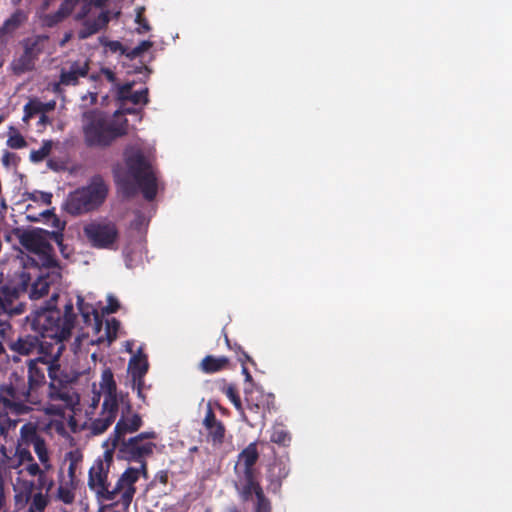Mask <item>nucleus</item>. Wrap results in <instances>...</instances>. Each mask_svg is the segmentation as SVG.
<instances>
[{
    "label": "nucleus",
    "mask_w": 512,
    "mask_h": 512,
    "mask_svg": "<svg viewBox=\"0 0 512 512\" xmlns=\"http://www.w3.org/2000/svg\"><path fill=\"white\" fill-rule=\"evenodd\" d=\"M11 329V325L7 319L0 318V338H4L7 332Z\"/></svg>",
    "instance_id": "nucleus-54"
},
{
    "label": "nucleus",
    "mask_w": 512,
    "mask_h": 512,
    "mask_svg": "<svg viewBox=\"0 0 512 512\" xmlns=\"http://www.w3.org/2000/svg\"><path fill=\"white\" fill-rule=\"evenodd\" d=\"M6 506V495H5V484L2 478H0V512L2 511L4 507Z\"/></svg>",
    "instance_id": "nucleus-53"
},
{
    "label": "nucleus",
    "mask_w": 512,
    "mask_h": 512,
    "mask_svg": "<svg viewBox=\"0 0 512 512\" xmlns=\"http://www.w3.org/2000/svg\"><path fill=\"white\" fill-rule=\"evenodd\" d=\"M259 459L256 442L250 443L238 455V463L235 466L237 473H255L254 465Z\"/></svg>",
    "instance_id": "nucleus-22"
},
{
    "label": "nucleus",
    "mask_w": 512,
    "mask_h": 512,
    "mask_svg": "<svg viewBox=\"0 0 512 512\" xmlns=\"http://www.w3.org/2000/svg\"><path fill=\"white\" fill-rule=\"evenodd\" d=\"M132 379L143 378L148 371L147 359L134 357L129 363Z\"/></svg>",
    "instance_id": "nucleus-34"
},
{
    "label": "nucleus",
    "mask_w": 512,
    "mask_h": 512,
    "mask_svg": "<svg viewBox=\"0 0 512 512\" xmlns=\"http://www.w3.org/2000/svg\"><path fill=\"white\" fill-rule=\"evenodd\" d=\"M66 459L69 460V466H68V483H71L72 486H77L78 480L76 476V471L79 466V464L82 461V456L77 452H68L66 454Z\"/></svg>",
    "instance_id": "nucleus-32"
},
{
    "label": "nucleus",
    "mask_w": 512,
    "mask_h": 512,
    "mask_svg": "<svg viewBox=\"0 0 512 512\" xmlns=\"http://www.w3.org/2000/svg\"><path fill=\"white\" fill-rule=\"evenodd\" d=\"M25 288L2 286L0 288V316L20 315L24 312L25 304L20 301V294Z\"/></svg>",
    "instance_id": "nucleus-14"
},
{
    "label": "nucleus",
    "mask_w": 512,
    "mask_h": 512,
    "mask_svg": "<svg viewBox=\"0 0 512 512\" xmlns=\"http://www.w3.org/2000/svg\"><path fill=\"white\" fill-rule=\"evenodd\" d=\"M61 86H64L60 81L53 84V92L59 93L62 91Z\"/></svg>",
    "instance_id": "nucleus-63"
},
{
    "label": "nucleus",
    "mask_w": 512,
    "mask_h": 512,
    "mask_svg": "<svg viewBox=\"0 0 512 512\" xmlns=\"http://www.w3.org/2000/svg\"><path fill=\"white\" fill-rule=\"evenodd\" d=\"M74 0H64L57 11L46 14L42 21L47 27H54L66 19L73 11Z\"/></svg>",
    "instance_id": "nucleus-25"
},
{
    "label": "nucleus",
    "mask_w": 512,
    "mask_h": 512,
    "mask_svg": "<svg viewBox=\"0 0 512 512\" xmlns=\"http://www.w3.org/2000/svg\"><path fill=\"white\" fill-rule=\"evenodd\" d=\"M52 150V142L50 140L43 141L42 146L37 150H32L30 160L34 163L43 161Z\"/></svg>",
    "instance_id": "nucleus-37"
},
{
    "label": "nucleus",
    "mask_w": 512,
    "mask_h": 512,
    "mask_svg": "<svg viewBox=\"0 0 512 512\" xmlns=\"http://www.w3.org/2000/svg\"><path fill=\"white\" fill-rule=\"evenodd\" d=\"M134 113H136V109H134V108H127V109H125L123 111H116L114 116L118 117L119 115L134 114Z\"/></svg>",
    "instance_id": "nucleus-59"
},
{
    "label": "nucleus",
    "mask_w": 512,
    "mask_h": 512,
    "mask_svg": "<svg viewBox=\"0 0 512 512\" xmlns=\"http://www.w3.org/2000/svg\"><path fill=\"white\" fill-rule=\"evenodd\" d=\"M31 463L27 465L26 467V471L28 472L29 475L31 476H39L40 474H42L45 470L44 469H41L40 466L33 461H30Z\"/></svg>",
    "instance_id": "nucleus-51"
},
{
    "label": "nucleus",
    "mask_w": 512,
    "mask_h": 512,
    "mask_svg": "<svg viewBox=\"0 0 512 512\" xmlns=\"http://www.w3.org/2000/svg\"><path fill=\"white\" fill-rule=\"evenodd\" d=\"M269 394V399L264 400V418L266 417L267 413H271L276 409L275 406V396L273 394Z\"/></svg>",
    "instance_id": "nucleus-52"
},
{
    "label": "nucleus",
    "mask_w": 512,
    "mask_h": 512,
    "mask_svg": "<svg viewBox=\"0 0 512 512\" xmlns=\"http://www.w3.org/2000/svg\"><path fill=\"white\" fill-rule=\"evenodd\" d=\"M33 487H34V483L30 482L29 483V487L27 488L26 493H25L26 501L30 500Z\"/></svg>",
    "instance_id": "nucleus-61"
},
{
    "label": "nucleus",
    "mask_w": 512,
    "mask_h": 512,
    "mask_svg": "<svg viewBox=\"0 0 512 512\" xmlns=\"http://www.w3.org/2000/svg\"><path fill=\"white\" fill-rule=\"evenodd\" d=\"M133 83H125L118 88L117 96L121 101H129L132 93Z\"/></svg>",
    "instance_id": "nucleus-48"
},
{
    "label": "nucleus",
    "mask_w": 512,
    "mask_h": 512,
    "mask_svg": "<svg viewBox=\"0 0 512 512\" xmlns=\"http://www.w3.org/2000/svg\"><path fill=\"white\" fill-rule=\"evenodd\" d=\"M254 512H272L271 501L266 497L265 493H261L256 498Z\"/></svg>",
    "instance_id": "nucleus-42"
},
{
    "label": "nucleus",
    "mask_w": 512,
    "mask_h": 512,
    "mask_svg": "<svg viewBox=\"0 0 512 512\" xmlns=\"http://www.w3.org/2000/svg\"><path fill=\"white\" fill-rule=\"evenodd\" d=\"M89 69L88 61H74L68 67L61 68L60 82L64 86H76L80 78L88 75Z\"/></svg>",
    "instance_id": "nucleus-18"
},
{
    "label": "nucleus",
    "mask_w": 512,
    "mask_h": 512,
    "mask_svg": "<svg viewBox=\"0 0 512 512\" xmlns=\"http://www.w3.org/2000/svg\"><path fill=\"white\" fill-rule=\"evenodd\" d=\"M269 399V394L260 390L246 392L245 401L248 410L255 415V420L264 421V400Z\"/></svg>",
    "instance_id": "nucleus-24"
},
{
    "label": "nucleus",
    "mask_w": 512,
    "mask_h": 512,
    "mask_svg": "<svg viewBox=\"0 0 512 512\" xmlns=\"http://www.w3.org/2000/svg\"><path fill=\"white\" fill-rule=\"evenodd\" d=\"M140 469L129 467L119 477L115 486L113 487V500L118 494L121 495L120 503L124 510H127L136 493L135 483L139 480Z\"/></svg>",
    "instance_id": "nucleus-12"
},
{
    "label": "nucleus",
    "mask_w": 512,
    "mask_h": 512,
    "mask_svg": "<svg viewBox=\"0 0 512 512\" xmlns=\"http://www.w3.org/2000/svg\"><path fill=\"white\" fill-rule=\"evenodd\" d=\"M105 75L109 81L113 82L115 80V75L111 70L107 69Z\"/></svg>",
    "instance_id": "nucleus-62"
},
{
    "label": "nucleus",
    "mask_w": 512,
    "mask_h": 512,
    "mask_svg": "<svg viewBox=\"0 0 512 512\" xmlns=\"http://www.w3.org/2000/svg\"><path fill=\"white\" fill-rule=\"evenodd\" d=\"M290 472L288 465L282 460H276L269 468V481L273 490H279L283 479H285Z\"/></svg>",
    "instance_id": "nucleus-27"
},
{
    "label": "nucleus",
    "mask_w": 512,
    "mask_h": 512,
    "mask_svg": "<svg viewBox=\"0 0 512 512\" xmlns=\"http://www.w3.org/2000/svg\"><path fill=\"white\" fill-rule=\"evenodd\" d=\"M225 342H226L228 348L236 353L238 361L241 364H244L247 362H249L251 364H255L254 360L242 349V347L239 344H237V343L231 344L227 335H225Z\"/></svg>",
    "instance_id": "nucleus-41"
},
{
    "label": "nucleus",
    "mask_w": 512,
    "mask_h": 512,
    "mask_svg": "<svg viewBox=\"0 0 512 512\" xmlns=\"http://www.w3.org/2000/svg\"><path fill=\"white\" fill-rule=\"evenodd\" d=\"M203 426L207 432V442L211 443L214 447H220L225 441L226 428L224 424L216 418L210 405H208L203 419Z\"/></svg>",
    "instance_id": "nucleus-15"
},
{
    "label": "nucleus",
    "mask_w": 512,
    "mask_h": 512,
    "mask_svg": "<svg viewBox=\"0 0 512 512\" xmlns=\"http://www.w3.org/2000/svg\"><path fill=\"white\" fill-rule=\"evenodd\" d=\"M20 244L39 257L43 268H56L58 261L53 255L52 245L37 231H25L19 237Z\"/></svg>",
    "instance_id": "nucleus-9"
},
{
    "label": "nucleus",
    "mask_w": 512,
    "mask_h": 512,
    "mask_svg": "<svg viewBox=\"0 0 512 512\" xmlns=\"http://www.w3.org/2000/svg\"><path fill=\"white\" fill-rule=\"evenodd\" d=\"M83 232L89 244L97 249H112L119 238L117 225L106 219L89 222Z\"/></svg>",
    "instance_id": "nucleus-7"
},
{
    "label": "nucleus",
    "mask_w": 512,
    "mask_h": 512,
    "mask_svg": "<svg viewBox=\"0 0 512 512\" xmlns=\"http://www.w3.org/2000/svg\"><path fill=\"white\" fill-rule=\"evenodd\" d=\"M106 2H107V0H94V5L96 7H103Z\"/></svg>",
    "instance_id": "nucleus-64"
},
{
    "label": "nucleus",
    "mask_w": 512,
    "mask_h": 512,
    "mask_svg": "<svg viewBox=\"0 0 512 512\" xmlns=\"http://www.w3.org/2000/svg\"><path fill=\"white\" fill-rule=\"evenodd\" d=\"M82 122L84 143L89 148H107L116 139L128 133V120L126 118H122L119 122L109 120L99 110L84 112Z\"/></svg>",
    "instance_id": "nucleus-4"
},
{
    "label": "nucleus",
    "mask_w": 512,
    "mask_h": 512,
    "mask_svg": "<svg viewBox=\"0 0 512 512\" xmlns=\"http://www.w3.org/2000/svg\"><path fill=\"white\" fill-rule=\"evenodd\" d=\"M91 4H85L82 10L77 13L76 19L83 20L81 28L78 30V38L87 39L107 27L110 22V12L102 11L95 18H86L90 11Z\"/></svg>",
    "instance_id": "nucleus-13"
},
{
    "label": "nucleus",
    "mask_w": 512,
    "mask_h": 512,
    "mask_svg": "<svg viewBox=\"0 0 512 512\" xmlns=\"http://www.w3.org/2000/svg\"><path fill=\"white\" fill-rule=\"evenodd\" d=\"M20 437L22 442L27 445H34L43 437L38 433L37 427L33 423H26L20 428Z\"/></svg>",
    "instance_id": "nucleus-30"
},
{
    "label": "nucleus",
    "mask_w": 512,
    "mask_h": 512,
    "mask_svg": "<svg viewBox=\"0 0 512 512\" xmlns=\"http://www.w3.org/2000/svg\"><path fill=\"white\" fill-rule=\"evenodd\" d=\"M19 457L22 461H33V456L27 449L19 450Z\"/></svg>",
    "instance_id": "nucleus-57"
},
{
    "label": "nucleus",
    "mask_w": 512,
    "mask_h": 512,
    "mask_svg": "<svg viewBox=\"0 0 512 512\" xmlns=\"http://www.w3.org/2000/svg\"><path fill=\"white\" fill-rule=\"evenodd\" d=\"M120 404L122 405V415L116 423L113 434L107 440V442L112 445H115L118 440L127 433L136 432L142 426V419L138 413H134L129 417L132 411V405L128 394H120Z\"/></svg>",
    "instance_id": "nucleus-11"
},
{
    "label": "nucleus",
    "mask_w": 512,
    "mask_h": 512,
    "mask_svg": "<svg viewBox=\"0 0 512 512\" xmlns=\"http://www.w3.org/2000/svg\"><path fill=\"white\" fill-rule=\"evenodd\" d=\"M125 164L128 175L135 181L133 183L127 177L119 178L117 183L126 197H132L137 193V186L141 189L147 201H153L158 191V181L150 162L140 149L125 153Z\"/></svg>",
    "instance_id": "nucleus-3"
},
{
    "label": "nucleus",
    "mask_w": 512,
    "mask_h": 512,
    "mask_svg": "<svg viewBox=\"0 0 512 512\" xmlns=\"http://www.w3.org/2000/svg\"><path fill=\"white\" fill-rule=\"evenodd\" d=\"M55 106L56 102L54 100L46 103H43L39 100H31L24 106V119L32 118L37 114L50 112L55 109Z\"/></svg>",
    "instance_id": "nucleus-29"
},
{
    "label": "nucleus",
    "mask_w": 512,
    "mask_h": 512,
    "mask_svg": "<svg viewBox=\"0 0 512 512\" xmlns=\"http://www.w3.org/2000/svg\"><path fill=\"white\" fill-rule=\"evenodd\" d=\"M54 486L53 479L49 478L45 471L40 474L37 478V484L36 487L39 490V492H42V490H45L46 494H48Z\"/></svg>",
    "instance_id": "nucleus-44"
},
{
    "label": "nucleus",
    "mask_w": 512,
    "mask_h": 512,
    "mask_svg": "<svg viewBox=\"0 0 512 512\" xmlns=\"http://www.w3.org/2000/svg\"><path fill=\"white\" fill-rule=\"evenodd\" d=\"M107 47L112 51V52H118L120 51L121 53H124L125 49L123 47V45L121 44V42L119 41H109L107 43Z\"/></svg>",
    "instance_id": "nucleus-55"
},
{
    "label": "nucleus",
    "mask_w": 512,
    "mask_h": 512,
    "mask_svg": "<svg viewBox=\"0 0 512 512\" xmlns=\"http://www.w3.org/2000/svg\"><path fill=\"white\" fill-rule=\"evenodd\" d=\"M270 441L283 447H287L291 442V434L282 424H275L272 427Z\"/></svg>",
    "instance_id": "nucleus-31"
},
{
    "label": "nucleus",
    "mask_w": 512,
    "mask_h": 512,
    "mask_svg": "<svg viewBox=\"0 0 512 512\" xmlns=\"http://www.w3.org/2000/svg\"><path fill=\"white\" fill-rule=\"evenodd\" d=\"M100 388L104 394V406H113L120 404V395L117 394V385L114 380L113 372L110 368L103 370L100 381Z\"/></svg>",
    "instance_id": "nucleus-21"
},
{
    "label": "nucleus",
    "mask_w": 512,
    "mask_h": 512,
    "mask_svg": "<svg viewBox=\"0 0 512 512\" xmlns=\"http://www.w3.org/2000/svg\"><path fill=\"white\" fill-rule=\"evenodd\" d=\"M19 157L12 152L5 151L2 156V163L5 167L16 166L18 164Z\"/></svg>",
    "instance_id": "nucleus-50"
},
{
    "label": "nucleus",
    "mask_w": 512,
    "mask_h": 512,
    "mask_svg": "<svg viewBox=\"0 0 512 512\" xmlns=\"http://www.w3.org/2000/svg\"><path fill=\"white\" fill-rule=\"evenodd\" d=\"M138 438L132 437L125 440L124 437L120 438L115 445L108 443L111 446V451H116L118 459L141 462V470L146 472V463L143 458L153 452L154 444L151 442L141 443Z\"/></svg>",
    "instance_id": "nucleus-10"
},
{
    "label": "nucleus",
    "mask_w": 512,
    "mask_h": 512,
    "mask_svg": "<svg viewBox=\"0 0 512 512\" xmlns=\"http://www.w3.org/2000/svg\"><path fill=\"white\" fill-rule=\"evenodd\" d=\"M49 37L47 35H32L24 38L20 44L23 48L22 54L15 58L11 67L16 75L32 71L35 68L36 61L43 53Z\"/></svg>",
    "instance_id": "nucleus-6"
},
{
    "label": "nucleus",
    "mask_w": 512,
    "mask_h": 512,
    "mask_svg": "<svg viewBox=\"0 0 512 512\" xmlns=\"http://www.w3.org/2000/svg\"><path fill=\"white\" fill-rule=\"evenodd\" d=\"M77 486H72L71 483L65 482L60 484L57 489V498L65 504H72L75 499L74 490Z\"/></svg>",
    "instance_id": "nucleus-36"
},
{
    "label": "nucleus",
    "mask_w": 512,
    "mask_h": 512,
    "mask_svg": "<svg viewBox=\"0 0 512 512\" xmlns=\"http://www.w3.org/2000/svg\"><path fill=\"white\" fill-rule=\"evenodd\" d=\"M48 505V496L42 492L34 494L28 512H44Z\"/></svg>",
    "instance_id": "nucleus-38"
},
{
    "label": "nucleus",
    "mask_w": 512,
    "mask_h": 512,
    "mask_svg": "<svg viewBox=\"0 0 512 512\" xmlns=\"http://www.w3.org/2000/svg\"><path fill=\"white\" fill-rule=\"evenodd\" d=\"M246 363L242 364V373L245 375V379L246 381H252V376L251 374L249 373L246 365Z\"/></svg>",
    "instance_id": "nucleus-60"
},
{
    "label": "nucleus",
    "mask_w": 512,
    "mask_h": 512,
    "mask_svg": "<svg viewBox=\"0 0 512 512\" xmlns=\"http://www.w3.org/2000/svg\"><path fill=\"white\" fill-rule=\"evenodd\" d=\"M223 392L228 397V399L232 402V404L234 405L236 410H238L241 413L243 420L245 422L249 423L250 425H252L249 422V420L247 419L246 415L244 414L242 401L238 394V390H237L236 386L234 384H229L223 389Z\"/></svg>",
    "instance_id": "nucleus-33"
},
{
    "label": "nucleus",
    "mask_w": 512,
    "mask_h": 512,
    "mask_svg": "<svg viewBox=\"0 0 512 512\" xmlns=\"http://www.w3.org/2000/svg\"><path fill=\"white\" fill-rule=\"evenodd\" d=\"M153 46V42L150 40H143L141 41L136 47L132 48L128 53L127 56L130 59L137 58L141 56L144 52L149 50Z\"/></svg>",
    "instance_id": "nucleus-43"
},
{
    "label": "nucleus",
    "mask_w": 512,
    "mask_h": 512,
    "mask_svg": "<svg viewBox=\"0 0 512 512\" xmlns=\"http://www.w3.org/2000/svg\"><path fill=\"white\" fill-rule=\"evenodd\" d=\"M28 199L34 202H41L45 205H50L52 200V194L48 192L34 191L28 194Z\"/></svg>",
    "instance_id": "nucleus-45"
},
{
    "label": "nucleus",
    "mask_w": 512,
    "mask_h": 512,
    "mask_svg": "<svg viewBox=\"0 0 512 512\" xmlns=\"http://www.w3.org/2000/svg\"><path fill=\"white\" fill-rule=\"evenodd\" d=\"M28 19V12L23 9H16L0 27V36L11 34L16 31Z\"/></svg>",
    "instance_id": "nucleus-28"
},
{
    "label": "nucleus",
    "mask_w": 512,
    "mask_h": 512,
    "mask_svg": "<svg viewBox=\"0 0 512 512\" xmlns=\"http://www.w3.org/2000/svg\"><path fill=\"white\" fill-rule=\"evenodd\" d=\"M133 382H134V385L137 388L138 397L144 399L145 396H144V394L142 392V388H143V384H144L143 378L133 379Z\"/></svg>",
    "instance_id": "nucleus-56"
},
{
    "label": "nucleus",
    "mask_w": 512,
    "mask_h": 512,
    "mask_svg": "<svg viewBox=\"0 0 512 512\" xmlns=\"http://www.w3.org/2000/svg\"><path fill=\"white\" fill-rule=\"evenodd\" d=\"M105 461L97 459L88 473V487L95 492L98 499L105 501L113 500V491L110 489L108 474L112 462V451H105Z\"/></svg>",
    "instance_id": "nucleus-8"
},
{
    "label": "nucleus",
    "mask_w": 512,
    "mask_h": 512,
    "mask_svg": "<svg viewBox=\"0 0 512 512\" xmlns=\"http://www.w3.org/2000/svg\"><path fill=\"white\" fill-rule=\"evenodd\" d=\"M238 481L235 483V489L243 502H248L255 495L264 493L262 486L256 479L255 473H237Z\"/></svg>",
    "instance_id": "nucleus-16"
},
{
    "label": "nucleus",
    "mask_w": 512,
    "mask_h": 512,
    "mask_svg": "<svg viewBox=\"0 0 512 512\" xmlns=\"http://www.w3.org/2000/svg\"><path fill=\"white\" fill-rule=\"evenodd\" d=\"M77 307L86 325H92L96 333L102 328V316L89 303H86L82 296L77 297Z\"/></svg>",
    "instance_id": "nucleus-23"
},
{
    "label": "nucleus",
    "mask_w": 512,
    "mask_h": 512,
    "mask_svg": "<svg viewBox=\"0 0 512 512\" xmlns=\"http://www.w3.org/2000/svg\"><path fill=\"white\" fill-rule=\"evenodd\" d=\"M107 195L108 186L103 178L97 175L91 179L87 186L69 193L64 207L67 213L78 216L100 207Z\"/></svg>",
    "instance_id": "nucleus-5"
},
{
    "label": "nucleus",
    "mask_w": 512,
    "mask_h": 512,
    "mask_svg": "<svg viewBox=\"0 0 512 512\" xmlns=\"http://www.w3.org/2000/svg\"><path fill=\"white\" fill-rule=\"evenodd\" d=\"M57 298L58 294L53 293L45 306L35 310L26 318L30 322L31 329L42 338H50L61 343L71 337L77 314L74 312L72 300H68L64 309L61 310L55 306Z\"/></svg>",
    "instance_id": "nucleus-2"
},
{
    "label": "nucleus",
    "mask_w": 512,
    "mask_h": 512,
    "mask_svg": "<svg viewBox=\"0 0 512 512\" xmlns=\"http://www.w3.org/2000/svg\"><path fill=\"white\" fill-rule=\"evenodd\" d=\"M135 438H138L137 440L139 442L143 443L144 439L155 438V433L154 432H142V433L138 434L137 436H135Z\"/></svg>",
    "instance_id": "nucleus-58"
},
{
    "label": "nucleus",
    "mask_w": 512,
    "mask_h": 512,
    "mask_svg": "<svg viewBox=\"0 0 512 512\" xmlns=\"http://www.w3.org/2000/svg\"><path fill=\"white\" fill-rule=\"evenodd\" d=\"M145 7H137L136 8V18L135 22L138 24L136 28V32L138 34H145L151 30V26L144 16Z\"/></svg>",
    "instance_id": "nucleus-40"
},
{
    "label": "nucleus",
    "mask_w": 512,
    "mask_h": 512,
    "mask_svg": "<svg viewBox=\"0 0 512 512\" xmlns=\"http://www.w3.org/2000/svg\"><path fill=\"white\" fill-rule=\"evenodd\" d=\"M119 411V405L114 404L113 406H104L102 403V409L99 417L94 419L90 425V431L93 435H100L104 433L115 421Z\"/></svg>",
    "instance_id": "nucleus-20"
},
{
    "label": "nucleus",
    "mask_w": 512,
    "mask_h": 512,
    "mask_svg": "<svg viewBox=\"0 0 512 512\" xmlns=\"http://www.w3.org/2000/svg\"><path fill=\"white\" fill-rule=\"evenodd\" d=\"M24 370L12 371L0 384V405L14 415H24L33 406L47 404L43 411L48 416L64 417L66 411H75L80 396L72 386V379L61 369L58 355L38 356L26 361Z\"/></svg>",
    "instance_id": "nucleus-1"
},
{
    "label": "nucleus",
    "mask_w": 512,
    "mask_h": 512,
    "mask_svg": "<svg viewBox=\"0 0 512 512\" xmlns=\"http://www.w3.org/2000/svg\"><path fill=\"white\" fill-rule=\"evenodd\" d=\"M120 304L118 300L112 296H109L108 303L102 308V314H112L118 311Z\"/></svg>",
    "instance_id": "nucleus-49"
},
{
    "label": "nucleus",
    "mask_w": 512,
    "mask_h": 512,
    "mask_svg": "<svg viewBox=\"0 0 512 512\" xmlns=\"http://www.w3.org/2000/svg\"><path fill=\"white\" fill-rule=\"evenodd\" d=\"M129 101L135 105H138L140 103L147 104L149 101L148 88H145L141 91L132 92Z\"/></svg>",
    "instance_id": "nucleus-47"
},
{
    "label": "nucleus",
    "mask_w": 512,
    "mask_h": 512,
    "mask_svg": "<svg viewBox=\"0 0 512 512\" xmlns=\"http://www.w3.org/2000/svg\"><path fill=\"white\" fill-rule=\"evenodd\" d=\"M7 145L12 149H21L27 145V142L20 133H16L8 138Z\"/></svg>",
    "instance_id": "nucleus-46"
},
{
    "label": "nucleus",
    "mask_w": 512,
    "mask_h": 512,
    "mask_svg": "<svg viewBox=\"0 0 512 512\" xmlns=\"http://www.w3.org/2000/svg\"><path fill=\"white\" fill-rule=\"evenodd\" d=\"M12 352L22 356H28L36 350L43 352L44 345L37 335L26 334L19 336L16 340L9 344Z\"/></svg>",
    "instance_id": "nucleus-19"
},
{
    "label": "nucleus",
    "mask_w": 512,
    "mask_h": 512,
    "mask_svg": "<svg viewBox=\"0 0 512 512\" xmlns=\"http://www.w3.org/2000/svg\"><path fill=\"white\" fill-rule=\"evenodd\" d=\"M229 364L230 361L226 356L207 355L201 360L199 368L205 374H213L228 369Z\"/></svg>",
    "instance_id": "nucleus-26"
},
{
    "label": "nucleus",
    "mask_w": 512,
    "mask_h": 512,
    "mask_svg": "<svg viewBox=\"0 0 512 512\" xmlns=\"http://www.w3.org/2000/svg\"><path fill=\"white\" fill-rule=\"evenodd\" d=\"M33 448H34V452L36 453L39 461L41 462V464L43 465L45 470L51 469L52 465L50 463V457H49V453H48V450L46 447V442H45L44 438H42L37 443H34Z\"/></svg>",
    "instance_id": "nucleus-35"
},
{
    "label": "nucleus",
    "mask_w": 512,
    "mask_h": 512,
    "mask_svg": "<svg viewBox=\"0 0 512 512\" xmlns=\"http://www.w3.org/2000/svg\"><path fill=\"white\" fill-rule=\"evenodd\" d=\"M51 269V272H47L46 274L41 273L32 283L29 291V297L31 299H39L45 296L48 294L51 284L60 282L62 275L59 264L57 263V267Z\"/></svg>",
    "instance_id": "nucleus-17"
},
{
    "label": "nucleus",
    "mask_w": 512,
    "mask_h": 512,
    "mask_svg": "<svg viewBox=\"0 0 512 512\" xmlns=\"http://www.w3.org/2000/svg\"><path fill=\"white\" fill-rule=\"evenodd\" d=\"M120 328V322L116 318L106 320L105 339L109 344L116 340Z\"/></svg>",
    "instance_id": "nucleus-39"
}]
</instances>
